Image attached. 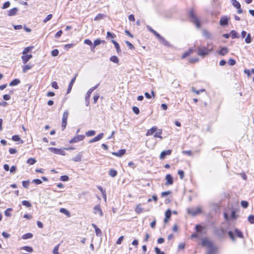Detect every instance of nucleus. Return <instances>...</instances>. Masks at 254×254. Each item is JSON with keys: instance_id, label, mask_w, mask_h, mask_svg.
<instances>
[{"instance_id": "20e7f679", "label": "nucleus", "mask_w": 254, "mask_h": 254, "mask_svg": "<svg viewBox=\"0 0 254 254\" xmlns=\"http://www.w3.org/2000/svg\"><path fill=\"white\" fill-rule=\"evenodd\" d=\"M214 234L219 239H223L225 236V231L222 228L214 227L213 228Z\"/></svg>"}, {"instance_id": "de8ad7c7", "label": "nucleus", "mask_w": 254, "mask_h": 254, "mask_svg": "<svg viewBox=\"0 0 254 254\" xmlns=\"http://www.w3.org/2000/svg\"><path fill=\"white\" fill-rule=\"evenodd\" d=\"M241 204L243 207L246 208L249 206V202L246 200H242L241 202Z\"/></svg>"}, {"instance_id": "bb28decb", "label": "nucleus", "mask_w": 254, "mask_h": 254, "mask_svg": "<svg viewBox=\"0 0 254 254\" xmlns=\"http://www.w3.org/2000/svg\"><path fill=\"white\" fill-rule=\"evenodd\" d=\"M194 51L192 48H190L189 51L186 52L182 56V59H184L187 57L190 56V55Z\"/></svg>"}, {"instance_id": "864d4df0", "label": "nucleus", "mask_w": 254, "mask_h": 254, "mask_svg": "<svg viewBox=\"0 0 254 254\" xmlns=\"http://www.w3.org/2000/svg\"><path fill=\"white\" fill-rule=\"evenodd\" d=\"M60 180L63 182H66L69 180V177L68 176L63 175L61 177Z\"/></svg>"}, {"instance_id": "c85d7f7f", "label": "nucleus", "mask_w": 254, "mask_h": 254, "mask_svg": "<svg viewBox=\"0 0 254 254\" xmlns=\"http://www.w3.org/2000/svg\"><path fill=\"white\" fill-rule=\"evenodd\" d=\"M230 35L232 39L239 38L238 33L235 30H234L231 31Z\"/></svg>"}, {"instance_id": "bf43d9fd", "label": "nucleus", "mask_w": 254, "mask_h": 254, "mask_svg": "<svg viewBox=\"0 0 254 254\" xmlns=\"http://www.w3.org/2000/svg\"><path fill=\"white\" fill-rule=\"evenodd\" d=\"M116 37L115 34L110 32H107V38H114Z\"/></svg>"}, {"instance_id": "f03ea898", "label": "nucleus", "mask_w": 254, "mask_h": 254, "mask_svg": "<svg viewBox=\"0 0 254 254\" xmlns=\"http://www.w3.org/2000/svg\"><path fill=\"white\" fill-rule=\"evenodd\" d=\"M188 16L190 21L196 26V28H199L201 27L200 22L195 14L193 9L190 11Z\"/></svg>"}, {"instance_id": "5701e85b", "label": "nucleus", "mask_w": 254, "mask_h": 254, "mask_svg": "<svg viewBox=\"0 0 254 254\" xmlns=\"http://www.w3.org/2000/svg\"><path fill=\"white\" fill-rule=\"evenodd\" d=\"M159 42L166 47H171L169 42L167 41L163 37H162L159 40Z\"/></svg>"}, {"instance_id": "7ed1b4c3", "label": "nucleus", "mask_w": 254, "mask_h": 254, "mask_svg": "<svg viewBox=\"0 0 254 254\" xmlns=\"http://www.w3.org/2000/svg\"><path fill=\"white\" fill-rule=\"evenodd\" d=\"M228 235L231 240L233 242L236 241V238L235 236L237 237L238 238L243 239L244 238V235L243 232L239 230L238 228H235L234 230V232L232 231H229L228 232Z\"/></svg>"}, {"instance_id": "2f4dec72", "label": "nucleus", "mask_w": 254, "mask_h": 254, "mask_svg": "<svg viewBox=\"0 0 254 254\" xmlns=\"http://www.w3.org/2000/svg\"><path fill=\"white\" fill-rule=\"evenodd\" d=\"M21 250H25L27 252L31 253L33 251V249L30 246H23L21 248Z\"/></svg>"}, {"instance_id": "6ab92c4d", "label": "nucleus", "mask_w": 254, "mask_h": 254, "mask_svg": "<svg viewBox=\"0 0 254 254\" xmlns=\"http://www.w3.org/2000/svg\"><path fill=\"white\" fill-rule=\"evenodd\" d=\"M82 152H79L75 156L72 158V160L75 162H80L81 160Z\"/></svg>"}, {"instance_id": "13d9d810", "label": "nucleus", "mask_w": 254, "mask_h": 254, "mask_svg": "<svg viewBox=\"0 0 254 254\" xmlns=\"http://www.w3.org/2000/svg\"><path fill=\"white\" fill-rule=\"evenodd\" d=\"M155 252L156 254H165L164 252H162L160 250V249L158 247H155L154 249Z\"/></svg>"}, {"instance_id": "680f3d73", "label": "nucleus", "mask_w": 254, "mask_h": 254, "mask_svg": "<svg viewBox=\"0 0 254 254\" xmlns=\"http://www.w3.org/2000/svg\"><path fill=\"white\" fill-rule=\"evenodd\" d=\"M10 5V2L9 1H7L3 4L2 8L6 9V8H8V7H9Z\"/></svg>"}, {"instance_id": "58836bf2", "label": "nucleus", "mask_w": 254, "mask_h": 254, "mask_svg": "<svg viewBox=\"0 0 254 254\" xmlns=\"http://www.w3.org/2000/svg\"><path fill=\"white\" fill-rule=\"evenodd\" d=\"M36 162V160L34 158H29L27 160V163L29 164V165H33Z\"/></svg>"}, {"instance_id": "9d476101", "label": "nucleus", "mask_w": 254, "mask_h": 254, "mask_svg": "<svg viewBox=\"0 0 254 254\" xmlns=\"http://www.w3.org/2000/svg\"><path fill=\"white\" fill-rule=\"evenodd\" d=\"M229 18L227 16H223L221 17L219 24L222 26H226L228 24Z\"/></svg>"}, {"instance_id": "49530a36", "label": "nucleus", "mask_w": 254, "mask_h": 254, "mask_svg": "<svg viewBox=\"0 0 254 254\" xmlns=\"http://www.w3.org/2000/svg\"><path fill=\"white\" fill-rule=\"evenodd\" d=\"M12 211V208H9L4 211V214L6 216L9 217L11 216L10 211Z\"/></svg>"}, {"instance_id": "f704fd0d", "label": "nucleus", "mask_w": 254, "mask_h": 254, "mask_svg": "<svg viewBox=\"0 0 254 254\" xmlns=\"http://www.w3.org/2000/svg\"><path fill=\"white\" fill-rule=\"evenodd\" d=\"M60 212L66 215L67 216H70V213L65 208H61L60 209Z\"/></svg>"}, {"instance_id": "6e6d98bb", "label": "nucleus", "mask_w": 254, "mask_h": 254, "mask_svg": "<svg viewBox=\"0 0 254 254\" xmlns=\"http://www.w3.org/2000/svg\"><path fill=\"white\" fill-rule=\"evenodd\" d=\"M59 51L58 49H54L51 52L52 56L53 57L57 56L59 55Z\"/></svg>"}, {"instance_id": "b1692460", "label": "nucleus", "mask_w": 254, "mask_h": 254, "mask_svg": "<svg viewBox=\"0 0 254 254\" xmlns=\"http://www.w3.org/2000/svg\"><path fill=\"white\" fill-rule=\"evenodd\" d=\"M20 83V80L18 78H15V79H13V80H12L9 83V86H16V85H17L18 84H19Z\"/></svg>"}, {"instance_id": "e2e57ef3", "label": "nucleus", "mask_w": 254, "mask_h": 254, "mask_svg": "<svg viewBox=\"0 0 254 254\" xmlns=\"http://www.w3.org/2000/svg\"><path fill=\"white\" fill-rule=\"evenodd\" d=\"M32 183H34L36 185H40V184H41L42 183V182L41 180L40 179H34L32 181Z\"/></svg>"}, {"instance_id": "a18cd8bd", "label": "nucleus", "mask_w": 254, "mask_h": 254, "mask_svg": "<svg viewBox=\"0 0 254 254\" xmlns=\"http://www.w3.org/2000/svg\"><path fill=\"white\" fill-rule=\"evenodd\" d=\"M158 200V197L156 195L154 194L152 196V198H149L147 199L148 202H150L152 200H154L156 202Z\"/></svg>"}, {"instance_id": "69168bd1", "label": "nucleus", "mask_w": 254, "mask_h": 254, "mask_svg": "<svg viewBox=\"0 0 254 254\" xmlns=\"http://www.w3.org/2000/svg\"><path fill=\"white\" fill-rule=\"evenodd\" d=\"M74 46V44H67L64 45V49L66 50H68V49L72 48Z\"/></svg>"}, {"instance_id": "6e6552de", "label": "nucleus", "mask_w": 254, "mask_h": 254, "mask_svg": "<svg viewBox=\"0 0 254 254\" xmlns=\"http://www.w3.org/2000/svg\"><path fill=\"white\" fill-rule=\"evenodd\" d=\"M48 149L51 151L52 152L56 154H59L63 156H64L65 155V151L61 148H57L55 147H50Z\"/></svg>"}, {"instance_id": "c03bdc74", "label": "nucleus", "mask_w": 254, "mask_h": 254, "mask_svg": "<svg viewBox=\"0 0 254 254\" xmlns=\"http://www.w3.org/2000/svg\"><path fill=\"white\" fill-rule=\"evenodd\" d=\"M32 67V65H28V64H27V65H25L23 66V72L24 73H25L28 70L31 69Z\"/></svg>"}, {"instance_id": "1a4fd4ad", "label": "nucleus", "mask_w": 254, "mask_h": 254, "mask_svg": "<svg viewBox=\"0 0 254 254\" xmlns=\"http://www.w3.org/2000/svg\"><path fill=\"white\" fill-rule=\"evenodd\" d=\"M85 138V136L84 135H77L75 136L73 138H72L69 142L70 143H76L80 141L83 140Z\"/></svg>"}, {"instance_id": "8fccbe9b", "label": "nucleus", "mask_w": 254, "mask_h": 254, "mask_svg": "<svg viewBox=\"0 0 254 254\" xmlns=\"http://www.w3.org/2000/svg\"><path fill=\"white\" fill-rule=\"evenodd\" d=\"M199 59L198 58H190L189 59V62L191 64H194L198 61Z\"/></svg>"}, {"instance_id": "0eeeda50", "label": "nucleus", "mask_w": 254, "mask_h": 254, "mask_svg": "<svg viewBox=\"0 0 254 254\" xmlns=\"http://www.w3.org/2000/svg\"><path fill=\"white\" fill-rule=\"evenodd\" d=\"M68 116V112L66 110L64 113L62 118V128L63 130L65 129L66 126Z\"/></svg>"}, {"instance_id": "473e14b6", "label": "nucleus", "mask_w": 254, "mask_h": 254, "mask_svg": "<svg viewBox=\"0 0 254 254\" xmlns=\"http://www.w3.org/2000/svg\"><path fill=\"white\" fill-rule=\"evenodd\" d=\"M110 60L115 64H119V60L116 56H111L110 58Z\"/></svg>"}, {"instance_id": "f257e3e1", "label": "nucleus", "mask_w": 254, "mask_h": 254, "mask_svg": "<svg viewBox=\"0 0 254 254\" xmlns=\"http://www.w3.org/2000/svg\"><path fill=\"white\" fill-rule=\"evenodd\" d=\"M201 245L202 247H208L209 249L207 251L206 254H215L217 251V248L214 246L212 242L207 238L201 239Z\"/></svg>"}, {"instance_id": "39448f33", "label": "nucleus", "mask_w": 254, "mask_h": 254, "mask_svg": "<svg viewBox=\"0 0 254 254\" xmlns=\"http://www.w3.org/2000/svg\"><path fill=\"white\" fill-rule=\"evenodd\" d=\"M212 50V48L211 49H208L206 47L201 48L198 47L197 48V53L198 55L202 57H204L205 56L208 55L210 52H211Z\"/></svg>"}, {"instance_id": "4468645a", "label": "nucleus", "mask_w": 254, "mask_h": 254, "mask_svg": "<svg viewBox=\"0 0 254 254\" xmlns=\"http://www.w3.org/2000/svg\"><path fill=\"white\" fill-rule=\"evenodd\" d=\"M229 52V50L226 47H223L220 50L218 51L219 55L224 56L227 54Z\"/></svg>"}, {"instance_id": "ea45409f", "label": "nucleus", "mask_w": 254, "mask_h": 254, "mask_svg": "<svg viewBox=\"0 0 254 254\" xmlns=\"http://www.w3.org/2000/svg\"><path fill=\"white\" fill-rule=\"evenodd\" d=\"M21 203L23 205L27 207H31V203L27 200H23L21 202Z\"/></svg>"}, {"instance_id": "09e8293b", "label": "nucleus", "mask_w": 254, "mask_h": 254, "mask_svg": "<svg viewBox=\"0 0 254 254\" xmlns=\"http://www.w3.org/2000/svg\"><path fill=\"white\" fill-rule=\"evenodd\" d=\"M230 217L233 220L237 219V215H236V213L235 210H233L232 211Z\"/></svg>"}, {"instance_id": "a211bd4d", "label": "nucleus", "mask_w": 254, "mask_h": 254, "mask_svg": "<svg viewBox=\"0 0 254 254\" xmlns=\"http://www.w3.org/2000/svg\"><path fill=\"white\" fill-rule=\"evenodd\" d=\"M75 79H76V75L73 78H72L71 79V80L68 85V88L67 90V93H66L67 94H68L70 92L72 87V86H73V84H74V83L75 82Z\"/></svg>"}, {"instance_id": "79ce46f5", "label": "nucleus", "mask_w": 254, "mask_h": 254, "mask_svg": "<svg viewBox=\"0 0 254 254\" xmlns=\"http://www.w3.org/2000/svg\"><path fill=\"white\" fill-rule=\"evenodd\" d=\"M104 16H105V15L104 14L99 13L96 15V16L94 18V20L95 21L100 20L102 19Z\"/></svg>"}, {"instance_id": "f3484780", "label": "nucleus", "mask_w": 254, "mask_h": 254, "mask_svg": "<svg viewBox=\"0 0 254 254\" xmlns=\"http://www.w3.org/2000/svg\"><path fill=\"white\" fill-rule=\"evenodd\" d=\"M126 152L125 149H122L118 150L117 152H113V154L118 157H122L126 153Z\"/></svg>"}, {"instance_id": "2eb2a0df", "label": "nucleus", "mask_w": 254, "mask_h": 254, "mask_svg": "<svg viewBox=\"0 0 254 254\" xmlns=\"http://www.w3.org/2000/svg\"><path fill=\"white\" fill-rule=\"evenodd\" d=\"M103 136H104V133H100L99 134H98L96 137L93 138V139H90L89 141V143H93L94 142L98 141L100 140V139H101L103 138Z\"/></svg>"}, {"instance_id": "4c0bfd02", "label": "nucleus", "mask_w": 254, "mask_h": 254, "mask_svg": "<svg viewBox=\"0 0 254 254\" xmlns=\"http://www.w3.org/2000/svg\"><path fill=\"white\" fill-rule=\"evenodd\" d=\"M96 133V132L95 130H89L88 131H87L86 133H85V135L87 136H93Z\"/></svg>"}, {"instance_id": "a19ab883", "label": "nucleus", "mask_w": 254, "mask_h": 254, "mask_svg": "<svg viewBox=\"0 0 254 254\" xmlns=\"http://www.w3.org/2000/svg\"><path fill=\"white\" fill-rule=\"evenodd\" d=\"M172 211L170 209H168L165 212V217L169 219L171 216Z\"/></svg>"}, {"instance_id": "dca6fc26", "label": "nucleus", "mask_w": 254, "mask_h": 254, "mask_svg": "<svg viewBox=\"0 0 254 254\" xmlns=\"http://www.w3.org/2000/svg\"><path fill=\"white\" fill-rule=\"evenodd\" d=\"M157 130H158L157 127L155 126H154L147 131L146 135V136L151 135L154 133L156 132Z\"/></svg>"}, {"instance_id": "4be33fe9", "label": "nucleus", "mask_w": 254, "mask_h": 254, "mask_svg": "<svg viewBox=\"0 0 254 254\" xmlns=\"http://www.w3.org/2000/svg\"><path fill=\"white\" fill-rule=\"evenodd\" d=\"M18 8L14 7L8 11V15L9 16H14L17 14Z\"/></svg>"}, {"instance_id": "412c9836", "label": "nucleus", "mask_w": 254, "mask_h": 254, "mask_svg": "<svg viewBox=\"0 0 254 254\" xmlns=\"http://www.w3.org/2000/svg\"><path fill=\"white\" fill-rule=\"evenodd\" d=\"M203 36L207 39H210L212 36L211 33L206 30H203L202 32Z\"/></svg>"}, {"instance_id": "5fc2aeb1", "label": "nucleus", "mask_w": 254, "mask_h": 254, "mask_svg": "<svg viewBox=\"0 0 254 254\" xmlns=\"http://www.w3.org/2000/svg\"><path fill=\"white\" fill-rule=\"evenodd\" d=\"M132 111L133 113L136 115H138L140 112L139 108L136 106H133L132 107Z\"/></svg>"}, {"instance_id": "338daca9", "label": "nucleus", "mask_w": 254, "mask_h": 254, "mask_svg": "<svg viewBox=\"0 0 254 254\" xmlns=\"http://www.w3.org/2000/svg\"><path fill=\"white\" fill-rule=\"evenodd\" d=\"M195 230L198 232H200L202 230V227L201 225L198 224L195 226Z\"/></svg>"}, {"instance_id": "a878e982", "label": "nucleus", "mask_w": 254, "mask_h": 254, "mask_svg": "<svg viewBox=\"0 0 254 254\" xmlns=\"http://www.w3.org/2000/svg\"><path fill=\"white\" fill-rule=\"evenodd\" d=\"M105 42L104 40H101L100 39H96L93 43V47H96V46L100 45L101 43H104Z\"/></svg>"}, {"instance_id": "393cba45", "label": "nucleus", "mask_w": 254, "mask_h": 254, "mask_svg": "<svg viewBox=\"0 0 254 254\" xmlns=\"http://www.w3.org/2000/svg\"><path fill=\"white\" fill-rule=\"evenodd\" d=\"M140 204H139L136 206L135 210L136 213L137 214H140V213L145 211L143 208H142L140 206ZM147 211H149V210H148Z\"/></svg>"}, {"instance_id": "37998d69", "label": "nucleus", "mask_w": 254, "mask_h": 254, "mask_svg": "<svg viewBox=\"0 0 254 254\" xmlns=\"http://www.w3.org/2000/svg\"><path fill=\"white\" fill-rule=\"evenodd\" d=\"M33 48V47H27L25 48L22 52V54L25 55L27 53L30 52V51L31 50V49Z\"/></svg>"}, {"instance_id": "7c9ffc66", "label": "nucleus", "mask_w": 254, "mask_h": 254, "mask_svg": "<svg viewBox=\"0 0 254 254\" xmlns=\"http://www.w3.org/2000/svg\"><path fill=\"white\" fill-rule=\"evenodd\" d=\"M110 176L114 178L117 175V171L113 169H110L109 172Z\"/></svg>"}, {"instance_id": "0e129e2a", "label": "nucleus", "mask_w": 254, "mask_h": 254, "mask_svg": "<svg viewBox=\"0 0 254 254\" xmlns=\"http://www.w3.org/2000/svg\"><path fill=\"white\" fill-rule=\"evenodd\" d=\"M125 43L130 50H133L134 49V46L129 41H126Z\"/></svg>"}, {"instance_id": "ddd939ff", "label": "nucleus", "mask_w": 254, "mask_h": 254, "mask_svg": "<svg viewBox=\"0 0 254 254\" xmlns=\"http://www.w3.org/2000/svg\"><path fill=\"white\" fill-rule=\"evenodd\" d=\"M93 210L94 214H96L97 213H99L100 216H103V212L100 208V205H95L93 208Z\"/></svg>"}, {"instance_id": "f8f14e48", "label": "nucleus", "mask_w": 254, "mask_h": 254, "mask_svg": "<svg viewBox=\"0 0 254 254\" xmlns=\"http://www.w3.org/2000/svg\"><path fill=\"white\" fill-rule=\"evenodd\" d=\"M172 153V150L168 149L167 150H164L161 152L160 155V159H164L165 158V157L168 156L171 154Z\"/></svg>"}, {"instance_id": "e433bc0d", "label": "nucleus", "mask_w": 254, "mask_h": 254, "mask_svg": "<svg viewBox=\"0 0 254 254\" xmlns=\"http://www.w3.org/2000/svg\"><path fill=\"white\" fill-rule=\"evenodd\" d=\"M158 131H156L155 132V134L154 135V137H158L161 139H162V136H161V134H162V129H158Z\"/></svg>"}, {"instance_id": "cd10ccee", "label": "nucleus", "mask_w": 254, "mask_h": 254, "mask_svg": "<svg viewBox=\"0 0 254 254\" xmlns=\"http://www.w3.org/2000/svg\"><path fill=\"white\" fill-rule=\"evenodd\" d=\"M12 140L14 141H20L21 143H23V140H21L18 135H14L12 136Z\"/></svg>"}, {"instance_id": "423d86ee", "label": "nucleus", "mask_w": 254, "mask_h": 254, "mask_svg": "<svg viewBox=\"0 0 254 254\" xmlns=\"http://www.w3.org/2000/svg\"><path fill=\"white\" fill-rule=\"evenodd\" d=\"M188 213L189 214L191 215L192 216H195L196 215L201 213V209L200 207L196 208H190L188 209Z\"/></svg>"}, {"instance_id": "603ef678", "label": "nucleus", "mask_w": 254, "mask_h": 254, "mask_svg": "<svg viewBox=\"0 0 254 254\" xmlns=\"http://www.w3.org/2000/svg\"><path fill=\"white\" fill-rule=\"evenodd\" d=\"M248 221L251 224H254V215H250L248 218Z\"/></svg>"}, {"instance_id": "aec40b11", "label": "nucleus", "mask_w": 254, "mask_h": 254, "mask_svg": "<svg viewBox=\"0 0 254 254\" xmlns=\"http://www.w3.org/2000/svg\"><path fill=\"white\" fill-rule=\"evenodd\" d=\"M111 42L114 45L115 48L117 50V53L118 54H120L121 53V50L120 49V47L118 43L114 40H112Z\"/></svg>"}, {"instance_id": "9b49d317", "label": "nucleus", "mask_w": 254, "mask_h": 254, "mask_svg": "<svg viewBox=\"0 0 254 254\" xmlns=\"http://www.w3.org/2000/svg\"><path fill=\"white\" fill-rule=\"evenodd\" d=\"M166 182L165 185L166 186L171 185L173 184V178L171 174H167L165 176Z\"/></svg>"}, {"instance_id": "3c124183", "label": "nucleus", "mask_w": 254, "mask_h": 254, "mask_svg": "<svg viewBox=\"0 0 254 254\" xmlns=\"http://www.w3.org/2000/svg\"><path fill=\"white\" fill-rule=\"evenodd\" d=\"M53 17V15L52 14H48L47 17L43 20L44 23H46L48 21L50 20Z\"/></svg>"}, {"instance_id": "c756f323", "label": "nucleus", "mask_w": 254, "mask_h": 254, "mask_svg": "<svg viewBox=\"0 0 254 254\" xmlns=\"http://www.w3.org/2000/svg\"><path fill=\"white\" fill-rule=\"evenodd\" d=\"M232 4L233 6L237 9L241 6L240 2L237 0H232Z\"/></svg>"}, {"instance_id": "052dcab7", "label": "nucleus", "mask_w": 254, "mask_h": 254, "mask_svg": "<svg viewBox=\"0 0 254 254\" xmlns=\"http://www.w3.org/2000/svg\"><path fill=\"white\" fill-rule=\"evenodd\" d=\"M21 59L22 60V62L24 64H26L29 60L28 59L27 56L25 55H23Z\"/></svg>"}, {"instance_id": "72a5a7b5", "label": "nucleus", "mask_w": 254, "mask_h": 254, "mask_svg": "<svg viewBox=\"0 0 254 254\" xmlns=\"http://www.w3.org/2000/svg\"><path fill=\"white\" fill-rule=\"evenodd\" d=\"M33 237V234L31 233H28L24 234L22 236V238L24 240L32 238Z\"/></svg>"}, {"instance_id": "4d7b16f0", "label": "nucleus", "mask_w": 254, "mask_h": 254, "mask_svg": "<svg viewBox=\"0 0 254 254\" xmlns=\"http://www.w3.org/2000/svg\"><path fill=\"white\" fill-rule=\"evenodd\" d=\"M29 181H22V186L26 189H27L28 188V186L29 184Z\"/></svg>"}, {"instance_id": "774afa93", "label": "nucleus", "mask_w": 254, "mask_h": 254, "mask_svg": "<svg viewBox=\"0 0 254 254\" xmlns=\"http://www.w3.org/2000/svg\"><path fill=\"white\" fill-rule=\"evenodd\" d=\"M62 34L63 31L62 30H60L56 33L55 37L56 38L58 39L61 36Z\"/></svg>"}, {"instance_id": "c9c22d12", "label": "nucleus", "mask_w": 254, "mask_h": 254, "mask_svg": "<svg viewBox=\"0 0 254 254\" xmlns=\"http://www.w3.org/2000/svg\"><path fill=\"white\" fill-rule=\"evenodd\" d=\"M252 41V38L251 37V35L250 33L248 34L247 35V37L245 38V42L247 44H250Z\"/></svg>"}]
</instances>
